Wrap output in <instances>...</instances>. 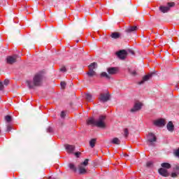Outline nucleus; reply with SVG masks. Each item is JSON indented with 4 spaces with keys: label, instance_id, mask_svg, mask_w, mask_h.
Listing matches in <instances>:
<instances>
[{
    "label": "nucleus",
    "instance_id": "1",
    "mask_svg": "<svg viewBox=\"0 0 179 179\" xmlns=\"http://www.w3.org/2000/svg\"><path fill=\"white\" fill-rule=\"evenodd\" d=\"M87 125H94L98 128H106L107 125L106 124V116L100 115L99 118L96 120L93 117H90L87 120Z\"/></svg>",
    "mask_w": 179,
    "mask_h": 179
},
{
    "label": "nucleus",
    "instance_id": "2",
    "mask_svg": "<svg viewBox=\"0 0 179 179\" xmlns=\"http://www.w3.org/2000/svg\"><path fill=\"white\" fill-rule=\"evenodd\" d=\"M43 80H44V76L41 73H37L34 76L33 81H27V85L29 89H33L37 86H41V85H43Z\"/></svg>",
    "mask_w": 179,
    "mask_h": 179
},
{
    "label": "nucleus",
    "instance_id": "3",
    "mask_svg": "<svg viewBox=\"0 0 179 179\" xmlns=\"http://www.w3.org/2000/svg\"><path fill=\"white\" fill-rule=\"evenodd\" d=\"M147 139L149 146H155V142L157 141V138L153 133H149Z\"/></svg>",
    "mask_w": 179,
    "mask_h": 179
},
{
    "label": "nucleus",
    "instance_id": "4",
    "mask_svg": "<svg viewBox=\"0 0 179 179\" xmlns=\"http://www.w3.org/2000/svg\"><path fill=\"white\" fill-rule=\"evenodd\" d=\"M110 93H101L99 94V101H101L102 103H106V101H108L110 100Z\"/></svg>",
    "mask_w": 179,
    "mask_h": 179
},
{
    "label": "nucleus",
    "instance_id": "5",
    "mask_svg": "<svg viewBox=\"0 0 179 179\" xmlns=\"http://www.w3.org/2000/svg\"><path fill=\"white\" fill-rule=\"evenodd\" d=\"M17 58L19 57L17 55H14L13 56H8L6 57V63L8 64L9 65H13L17 62Z\"/></svg>",
    "mask_w": 179,
    "mask_h": 179
},
{
    "label": "nucleus",
    "instance_id": "6",
    "mask_svg": "<svg viewBox=\"0 0 179 179\" xmlns=\"http://www.w3.org/2000/svg\"><path fill=\"white\" fill-rule=\"evenodd\" d=\"M142 106H143V104L141 102L136 101L133 108L130 110V113H136L137 111H139L142 108Z\"/></svg>",
    "mask_w": 179,
    "mask_h": 179
},
{
    "label": "nucleus",
    "instance_id": "7",
    "mask_svg": "<svg viewBox=\"0 0 179 179\" xmlns=\"http://www.w3.org/2000/svg\"><path fill=\"white\" fill-rule=\"evenodd\" d=\"M174 6V3H168V6H161L159 7V10L162 12V13H167L170 10V8H173Z\"/></svg>",
    "mask_w": 179,
    "mask_h": 179
},
{
    "label": "nucleus",
    "instance_id": "8",
    "mask_svg": "<svg viewBox=\"0 0 179 179\" xmlns=\"http://www.w3.org/2000/svg\"><path fill=\"white\" fill-rule=\"evenodd\" d=\"M153 124L155 127H164L166 125V120L163 118L157 119L154 120Z\"/></svg>",
    "mask_w": 179,
    "mask_h": 179
},
{
    "label": "nucleus",
    "instance_id": "9",
    "mask_svg": "<svg viewBox=\"0 0 179 179\" xmlns=\"http://www.w3.org/2000/svg\"><path fill=\"white\" fill-rule=\"evenodd\" d=\"M153 75H155V73H152L145 76L143 78L142 80L138 83V84L143 85V83H145V82H148V80H149V79H150V78H152L153 76Z\"/></svg>",
    "mask_w": 179,
    "mask_h": 179
},
{
    "label": "nucleus",
    "instance_id": "10",
    "mask_svg": "<svg viewBox=\"0 0 179 179\" xmlns=\"http://www.w3.org/2000/svg\"><path fill=\"white\" fill-rule=\"evenodd\" d=\"M118 58L120 59H125L127 58V51L126 50H120L116 53Z\"/></svg>",
    "mask_w": 179,
    "mask_h": 179
},
{
    "label": "nucleus",
    "instance_id": "11",
    "mask_svg": "<svg viewBox=\"0 0 179 179\" xmlns=\"http://www.w3.org/2000/svg\"><path fill=\"white\" fill-rule=\"evenodd\" d=\"M159 173L160 174V176H162V177H169V171L164 168H160L159 169Z\"/></svg>",
    "mask_w": 179,
    "mask_h": 179
},
{
    "label": "nucleus",
    "instance_id": "12",
    "mask_svg": "<svg viewBox=\"0 0 179 179\" xmlns=\"http://www.w3.org/2000/svg\"><path fill=\"white\" fill-rule=\"evenodd\" d=\"M107 71L109 75H115L116 73H118V69L117 67H110L107 69Z\"/></svg>",
    "mask_w": 179,
    "mask_h": 179
},
{
    "label": "nucleus",
    "instance_id": "13",
    "mask_svg": "<svg viewBox=\"0 0 179 179\" xmlns=\"http://www.w3.org/2000/svg\"><path fill=\"white\" fill-rule=\"evenodd\" d=\"M136 30H138V27L136 26H134V27H127L125 29V31L126 33H132L134 31H136Z\"/></svg>",
    "mask_w": 179,
    "mask_h": 179
},
{
    "label": "nucleus",
    "instance_id": "14",
    "mask_svg": "<svg viewBox=\"0 0 179 179\" xmlns=\"http://www.w3.org/2000/svg\"><path fill=\"white\" fill-rule=\"evenodd\" d=\"M65 148L68 153H73V150H75V145H66Z\"/></svg>",
    "mask_w": 179,
    "mask_h": 179
},
{
    "label": "nucleus",
    "instance_id": "15",
    "mask_svg": "<svg viewBox=\"0 0 179 179\" xmlns=\"http://www.w3.org/2000/svg\"><path fill=\"white\" fill-rule=\"evenodd\" d=\"M166 128L169 132H173L174 131V124H173V122H169L166 125Z\"/></svg>",
    "mask_w": 179,
    "mask_h": 179
},
{
    "label": "nucleus",
    "instance_id": "16",
    "mask_svg": "<svg viewBox=\"0 0 179 179\" xmlns=\"http://www.w3.org/2000/svg\"><path fill=\"white\" fill-rule=\"evenodd\" d=\"M78 169L80 174H86V173H87V171H86V168L83 166V164H80L78 166Z\"/></svg>",
    "mask_w": 179,
    "mask_h": 179
},
{
    "label": "nucleus",
    "instance_id": "17",
    "mask_svg": "<svg viewBox=\"0 0 179 179\" xmlns=\"http://www.w3.org/2000/svg\"><path fill=\"white\" fill-rule=\"evenodd\" d=\"M87 75L90 78H93V76H96V71L91 69V70L90 69L89 72L87 73Z\"/></svg>",
    "mask_w": 179,
    "mask_h": 179
},
{
    "label": "nucleus",
    "instance_id": "18",
    "mask_svg": "<svg viewBox=\"0 0 179 179\" xmlns=\"http://www.w3.org/2000/svg\"><path fill=\"white\" fill-rule=\"evenodd\" d=\"M120 36L121 35L120 34V33L113 32L111 34L110 37H112V38L117 39V38H120Z\"/></svg>",
    "mask_w": 179,
    "mask_h": 179
},
{
    "label": "nucleus",
    "instance_id": "19",
    "mask_svg": "<svg viewBox=\"0 0 179 179\" xmlns=\"http://www.w3.org/2000/svg\"><path fill=\"white\" fill-rule=\"evenodd\" d=\"M162 169H171V164L167 162H164L161 164Z\"/></svg>",
    "mask_w": 179,
    "mask_h": 179
},
{
    "label": "nucleus",
    "instance_id": "20",
    "mask_svg": "<svg viewBox=\"0 0 179 179\" xmlns=\"http://www.w3.org/2000/svg\"><path fill=\"white\" fill-rule=\"evenodd\" d=\"M111 143H113L114 145H120L121 143V141H120L118 138H114L111 141Z\"/></svg>",
    "mask_w": 179,
    "mask_h": 179
},
{
    "label": "nucleus",
    "instance_id": "21",
    "mask_svg": "<svg viewBox=\"0 0 179 179\" xmlns=\"http://www.w3.org/2000/svg\"><path fill=\"white\" fill-rule=\"evenodd\" d=\"M85 99H86L87 101H93V97L92 96V94H86Z\"/></svg>",
    "mask_w": 179,
    "mask_h": 179
},
{
    "label": "nucleus",
    "instance_id": "22",
    "mask_svg": "<svg viewBox=\"0 0 179 179\" xmlns=\"http://www.w3.org/2000/svg\"><path fill=\"white\" fill-rule=\"evenodd\" d=\"M97 66V63L94 62L89 65V69L94 71V69Z\"/></svg>",
    "mask_w": 179,
    "mask_h": 179
},
{
    "label": "nucleus",
    "instance_id": "23",
    "mask_svg": "<svg viewBox=\"0 0 179 179\" xmlns=\"http://www.w3.org/2000/svg\"><path fill=\"white\" fill-rule=\"evenodd\" d=\"M173 170V171H176L177 174H179V164H174Z\"/></svg>",
    "mask_w": 179,
    "mask_h": 179
},
{
    "label": "nucleus",
    "instance_id": "24",
    "mask_svg": "<svg viewBox=\"0 0 179 179\" xmlns=\"http://www.w3.org/2000/svg\"><path fill=\"white\" fill-rule=\"evenodd\" d=\"M96 138H92L91 139V141H90V146L91 148H94L96 145Z\"/></svg>",
    "mask_w": 179,
    "mask_h": 179
},
{
    "label": "nucleus",
    "instance_id": "25",
    "mask_svg": "<svg viewBox=\"0 0 179 179\" xmlns=\"http://www.w3.org/2000/svg\"><path fill=\"white\" fill-rule=\"evenodd\" d=\"M129 72L131 75H132V76H136V75H138V73H136V71L134 70V69H129Z\"/></svg>",
    "mask_w": 179,
    "mask_h": 179
},
{
    "label": "nucleus",
    "instance_id": "26",
    "mask_svg": "<svg viewBox=\"0 0 179 179\" xmlns=\"http://www.w3.org/2000/svg\"><path fill=\"white\" fill-rule=\"evenodd\" d=\"M101 78H106V79H110L109 75L106 72H103L101 73Z\"/></svg>",
    "mask_w": 179,
    "mask_h": 179
},
{
    "label": "nucleus",
    "instance_id": "27",
    "mask_svg": "<svg viewBox=\"0 0 179 179\" xmlns=\"http://www.w3.org/2000/svg\"><path fill=\"white\" fill-rule=\"evenodd\" d=\"M5 121L6 122H10L12 121V116L7 115L6 116H5Z\"/></svg>",
    "mask_w": 179,
    "mask_h": 179
},
{
    "label": "nucleus",
    "instance_id": "28",
    "mask_svg": "<svg viewBox=\"0 0 179 179\" xmlns=\"http://www.w3.org/2000/svg\"><path fill=\"white\" fill-rule=\"evenodd\" d=\"M128 135H129V131H128V129H124V136H125V138H127Z\"/></svg>",
    "mask_w": 179,
    "mask_h": 179
},
{
    "label": "nucleus",
    "instance_id": "29",
    "mask_svg": "<svg viewBox=\"0 0 179 179\" xmlns=\"http://www.w3.org/2000/svg\"><path fill=\"white\" fill-rule=\"evenodd\" d=\"M83 164V166L84 167H85L86 166H87V164H89V159H86L82 164Z\"/></svg>",
    "mask_w": 179,
    "mask_h": 179
},
{
    "label": "nucleus",
    "instance_id": "30",
    "mask_svg": "<svg viewBox=\"0 0 179 179\" xmlns=\"http://www.w3.org/2000/svg\"><path fill=\"white\" fill-rule=\"evenodd\" d=\"M147 167H153V162L152 161H149L146 163Z\"/></svg>",
    "mask_w": 179,
    "mask_h": 179
},
{
    "label": "nucleus",
    "instance_id": "31",
    "mask_svg": "<svg viewBox=\"0 0 179 179\" xmlns=\"http://www.w3.org/2000/svg\"><path fill=\"white\" fill-rule=\"evenodd\" d=\"M69 167L71 170H73V171H76V168L75 167V165H73V164H70Z\"/></svg>",
    "mask_w": 179,
    "mask_h": 179
},
{
    "label": "nucleus",
    "instance_id": "32",
    "mask_svg": "<svg viewBox=\"0 0 179 179\" xmlns=\"http://www.w3.org/2000/svg\"><path fill=\"white\" fill-rule=\"evenodd\" d=\"M60 117L61 118H65V117H66V114H65V111H62Z\"/></svg>",
    "mask_w": 179,
    "mask_h": 179
},
{
    "label": "nucleus",
    "instance_id": "33",
    "mask_svg": "<svg viewBox=\"0 0 179 179\" xmlns=\"http://www.w3.org/2000/svg\"><path fill=\"white\" fill-rule=\"evenodd\" d=\"M10 131H12V126L8 125L7 126V131L10 132Z\"/></svg>",
    "mask_w": 179,
    "mask_h": 179
},
{
    "label": "nucleus",
    "instance_id": "34",
    "mask_svg": "<svg viewBox=\"0 0 179 179\" xmlns=\"http://www.w3.org/2000/svg\"><path fill=\"white\" fill-rule=\"evenodd\" d=\"M61 72H66V68L65 66H63L60 69Z\"/></svg>",
    "mask_w": 179,
    "mask_h": 179
},
{
    "label": "nucleus",
    "instance_id": "35",
    "mask_svg": "<svg viewBox=\"0 0 179 179\" xmlns=\"http://www.w3.org/2000/svg\"><path fill=\"white\" fill-rule=\"evenodd\" d=\"M4 85H5L6 86H8V85H9V80L6 79V80H4Z\"/></svg>",
    "mask_w": 179,
    "mask_h": 179
},
{
    "label": "nucleus",
    "instance_id": "36",
    "mask_svg": "<svg viewBox=\"0 0 179 179\" xmlns=\"http://www.w3.org/2000/svg\"><path fill=\"white\" fill-rule=\"evenodd\" d=\"M177 173L176 172H173L171 173V177H173V178H176V177H177Z\"/></svg>",
    "mask_w": 179,
    "mask_h": 179
},
{
    "label": "nucleus",
    "instance_id": "37",
    "mask_svg": "<svg viewBox=\"0 0 179 179\" xmlns=\"http://www.w3.org/2000/svg\"><path fill=\"white\" fill-rule=\"evenodd\" d=\"M0 90H3V83L0 81Z\"/></svg>",
    "mask_w": 179,
    "mask_h": 179
},
{
    "label": "nucleus",
    "instance_id": "38",
    "mask_svg": "<svg viewBox=\"0 0 179 179\" xmlns=\"http://www.w3.org/2000/svg\"><path fill=\"white\" fill-rule=\"evenodd\" d=\"M175 155L177 157H179V148L175 152Z\"/></svg>",
    "mask_w": 179,
    "mask_h": 179
},
{
    "label": "nucleus",
    "instance_id": "39",
    "mask_svg": "<svg viewBox=\"0 0 179 179\" xmlns=\"http://www.w3.org/2000/svg\"><path fill=\"white\" fill-rule=\"evenodd\" d=\"M61 86H62V87H65V86H66V83H65V82H62L61 83Z\"/></svg>",
    "mask_w": 179,
    "mask_h": 179
},
{
    "label": "nucleus",
    "instance_id": "40",
    "mask_svg": "<svg viewBox=\"0 0 179 179\" xmlns=\"http://www.w3.org/2000/svg\"><path fill=\"white\" fill-rule=\"evenodd\" d=\"M75 156H76V157H79L80 156V152H76V153H75Z\"/></svg>",
    "mask_w": 179,
    "mask_h": 179
},
{
    "label": "nucleus",
    "instance_id": "41",
    "mask_svg": "<svg viewBox=\"0 0 179 179\" xmlns=\"http://www.w3.org/2000/svg\"><path fill=\"white\" fill-rule=\"evenodd\" d=\"M47 132H52V127H49L47 130Z\"/></svg>",
    "mask_w": 179,
    "mask_h": 179
},
{
    "label": "nucleus",
    "instance_id": "42",
    "mask_svg": "<svg viewBox=\"0 0 179 179\" xmlns=\"http://www.w3.org/2000/svg\"><path fill=\"white\" fill-rule=\"evenodd\" d=\"M129 52H130V54H131L132 55H134L135 54V52H134L133 50H129Z\"/></svg>",
    "mask_w": 179,
    "mask_h": 179
},
{
    "label": "nucleus",
    "instance_id": "43",
    "mask_svg": "<svg viewBox=\"0 0 179 179\" xmlns=\"http://www.w3.org/2000/svg\"><path fill=\"white\" fill-rule=\"evenodd\" d=\"M124 157H128V155H127V154H124Z\"/></svg>",
    "mask_w": 179,
    "mask_h": 179
},
{
    "label": "nucleus",
    "instance_id": "44",
    "mask_svg": "<svg viewBox=\"0 0 179 179\" xmlns=\"http://www.w3.org/2000/svg\"><path fill=\"white\" fill-rule=\"evenodd\" d=\"M49 179H52V177H50Z\"/></svg>",
    "mask_w": 179,
    "mask_h": 179
},
{
    "label": "nucleus",
    "instance_id": "45",
    "mask_svg": "<svg viewBox=\"0 0 179 179\" xmlns=\"http://www.w3.org/2000/svg\"><path fill=\"white\" fill-rule=\"evenodd\" d=\"M76 43H79V41H76Z\"/></svg>",
    "mask_w": 179,
    "mask_h": 179
},
{
    "label": "nucleus",
    "instance_id": "46",
    "mask_svg": "<svg viewBox=\"0 0 179 179\" xmlns=\"http://www.w3.org/2000/svg\"><path fill=\"white\" fill-rule=\"evenodd\" d=\"M0 133H1V130H0Z\"/></svg>",
    "mask_w": 179,
    "mask_h": 179
}]
</instances>
